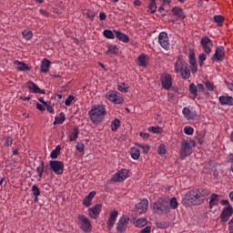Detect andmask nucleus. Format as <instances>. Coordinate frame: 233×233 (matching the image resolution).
Returning a JSON list of instances; mask_svg holds the SVG:
<instances>
[{"instance_id":"obj_15","label":"nucleus","mask_w":233,"mask_h":233,"mask_svg":"<svg viewBox=\"0 0 233 233\" xmlns=\"http://www.w3.org/2000/svg\"><path fill=\"white\" fill-rule=\"evenodd\" d=\"M137 212L141 215L145 214L147 210H148V200L147 199H142L139 203L136 205Z\"/></svg>"},{"instance_id":"obj_9","label":"nucleus","mask_w":233,"mask_h":233,"mask_svg":"<svg viewBox=\"0 0 233 233\" xmlns=\"http://www.w3.org/2000/svg\"><path fill=\"white\" fill-rule=\"evenodd\" d=\"M77 219L79 221L80 228L84 232H92V224L90 223V219L86 218L85 215H78Z\"/></svg>"},{"instance_id":"obj_51","label":"nucleus","mask_w":233,"mask_h":233,"mask_svg":"<svg viewBox=\"0 0 233 233\" xmlns=\"http://www.w3.org/2000/svg\"><path fill=\"white\" fill-rule=\"evenodd\" d=\"M205 85L208 90H209V92H214L216 88V86L214 84L210 83L209 81H207Z\"/></svg>"},{"instance_id":"obj_34","label":"nucleus","mask_w":233,"mask_h":233,"mask_svg":"<svg viewBox=\"0 0 233 233\" xmlns=\"http://www.w3.org/2000/svg\"><path fill=\"white\" fill-rule=\"evenodd\" d=\"M61 154V146H56V147L51 152V159H57V157Z\"/></svg>"},{"instance_id":"obj_64","label":"nucleus","mask_w":233,"mask_h":233,"mask_svg":"<svg viewBox=\"0 0 233 233\" xmlns=\"http://www.w3.org/2000/svg\"><path fill=\"white\" fill-rule=\"evenodd\" d=\"M228 230H233V218H231L228 222Z\"/></svg>"},{"instance_id":"obj_55","label":"nucleus","mask_w":233,"mask_h":233,"mask_svg":"<svg viewBox=\"0 0 233 233\" xmlns=\"http://www.w3.org/2000/svg\"><path fill=\"white\" fill-rule=\"evenodd\" d=\"M76 150H78V152H84L85 151V144H83V143L76 144Z\"/></svg>"},{"instance_id":"obj_44","label":"nucleus","mask_w":233,"mask_h":233,"mask_svg":"<svg viewBox=\"0 0 233 233\" xmlns=\"http://www.w3.org/2000/svg\"><path fill=\"white\" fill-rule=\"evenodd\" d=\"M103 35L104 37H106V39H114V32H112L111 30H104Z\"/></svg>"},{"instance_id":"obj_58","label":"nucleus","mask_w":233,"mask_h":233,"mask_svg":"<svg viewBox=\"0 0 233 233\" xmlns=\"http://www.w3.org/2000/svg\"><path fill=\"white\" fill-rule=\"evenodd\" d=\"M40 14H41V15H44L45 17H49V15H50V13H48V11H46L45 9H41Z\"/></svg>"},{"instance_id":"obj_50","label":"nucleus","mask_w":233,"mask_h":233,"mask_svg":"<svg viewBox=\"0 0 233 233\" xmlns=\"http://www.w3.org/2000/svg\"><path fill=\"white\" fill-rule=\"evenodd\" d=\"M74 99H76V97L72 95H69L65 102L66 106H70V105H72V101H74Z\"/></svg>"},{"instance_id":"obj_37","label":"nucleus","mask_w":233,"mask_h":233,"mask_svg":"<svg viewBox=\"0 0 233 233\" xmlns=\"http://www.w3.org/2000/svg\"><path fill=\"white\" fill-rule=\"evenodd\" d=\"M168 205H169V208H173V210H176V208H177L178 207L177 198H176V197H173L170 199Z\"/></svg>"},{"instance_id":"obj_25","label":"nucleus","mask_w":233,"mask_h":233,"mask_svg":"<svg viewBox=\"0 0 233 233\" xmlns=\"http://www.w3.org/2000/svg\"><path fill=\"white\" fill-rule=\"evenodd\" d=\"M94 198H96V191H91L88 196H86L84 199H83V205L84 207H90V205H92V200L94 199Z\"/></svg>"},{"instance_id":"obj_27","label":"nucleus","mask_w":233,"mask_h":233,"mask_svg":"<svg viewBox=\"0 0 233 233\" xmlns=\"http://www.w3.org/2000/svg\"><path fill=\"white\" fill-rule=\"evenodd\" d=\"M182 114L187 121H190L191 119H196V115L190 111L188 107H184L182 109Z\"/></svg>"},{"instance_id":"obj_14","label":"nucleus","mask_w":233,"mask_h":233,"mask_svg":"<svg viewBox=\"0 0 233 233\" xmlns=\"http://www.w3.org/2000/svg\"><path fill=\"white\" fill-rule=\"evenodd\" d=\"M232 214H233L232 207L227 206L226 208H224L220 215L221 221H223L224 223H227V221L230 219V217L232 216Z\"/></svg>"},{"instance_id":"obj_2","label":"nucleus","mask_w":233,"mask_h":233,"mask_svg":"<svg viewBox=\"0 0 233 233\" xmlns=\"http://www.w3.org/2000/svg\"><path fill=\"white\" fill-rule=\"evenodd\" d=\"M88 116L93 125H99L106 116V106L103 104L94 105L91 106Z\"/></svg>"},{"instance_id":"obj_48","label":"nucleus","mask_w":233,"mask_h":233,"mask_svg":"<svg viewBox=\"0 0 233 233\" xmlns=\"http://www.w3.org/2000/svg\"><path fill=\"white\" fill-rule=\"evenodd\" d=\"M117 216H119V212H117V210H112L109 213V219H112L116 222L117 221Z\"/></svg>"},{"instance_id":"obj_47","label":"nucleus","mask_w":233,"mask_h":233,"mask_svg":"<svg viewBox=\"0 0 233 233\" xmlns=\"http://www.w3.org/2000/svg\"><path fill=\"white\" fill-rule=\"evenodd\" d=\"M214 21H215V23H217L218 26H223V21H225V20L223 19V16H221V15H215Z\"/></svg>"},{"instance_id":"obj_36","label":"nucleus","mask_w":233,"mask_h":233,"mask_svg":"<svg viewBox=\"0 0 233 233\" xmlns=\"http://www.w3.org/2000/svg\"><path fill=\"white\" fill-rule=\"evenodd\" d=\"M189 92L194 96V98L198 97V86L196 84L192 83L189 85Z\"/></svg>"},{"instance_id":"obj_42","label":"nucleus","mask_w":233,"mask_h":233,"mask_svg":"<svg viewBox=\"0 0 233 233\" xmlns=\"http://www.w3.org/2000/svg\"><path fill=\"white\" fill-rule=\"evenodd\" d=\"M32 194L34 198H39L41 196V190H39V187H37L36 185H34L31 188Z\"/></svg>"},{"instance_id":"obj_49","label":"nucleus","mask_w":233,"mask_h":233,"mask_svg":"<svg viewBox=\"0 0 233 233\" xmlns=\"http://www.w3.org/2000/svg\"><path fill=\"white\" fill-rule=\"evenodd\" d=\"M184 133L186 136H192L194 134V127L186 126L184 127Z\"/></svg>"},{"instance_id":"obj_54","label":"nucleus","mask_w":233,"mask_h":233,"mask_svg":"<svg viewBox=\"0 0 233 233\" xmlns=\"http://www.w3.org/2000/svg\"><path fill=\"white\" fill-rule=\"evenodd\" d=\"M86 15H87L88 19H91V21H94V17H96V12H94L92 10H88L86 12Z\"/></svg>"},{"instance_id":"obj_41","label":"nucleus","mask_w":233,"mask_h":233,"mask_svg":"<svg viewBox=\"0 0 233 233\" xmlns=\"http://www.w3.org/2000/svg\"><path fill=\"white\" fill-rule=\"evenodd\" d=\"M148 132H152L153 134H163V128L159 127H149Z\"/></svg>"},{"instance_id":"obj_8","label":"nucleus","mask_w":233,"mask_h":233,"mask_svg":"<svg viewBox=\"0 0 233 233\" xmlns=\"http://www.w3.org/2000/svg\"><path fill=\"white\" fill-rule=\"evenodd\" d=\"M128 177H130V171L128 169H120L113 176L111 180L115 181V183H123Z\"/></svg>"},{"instance_id":"obj_56","label":"nucleus","mask_w":233,"mask_h":233,"mask_svg":"<svg viewBox=\"0 0 233 233\" xmlns=\"http://www.w3.org/2000/svg\"><path fill=\"white\" fill-rule=\"evenodd\" d=\"M198 59L201 62L200 65H203V62L207 61V54H205V53L200 54L198 56Z\"/></svg>"},{"instance_id":"obj_13","label":"nucleus","mask_w":233,"mask_h":233,"mask_svg":"<svg viewBox=\"0 0 233 233\" xmlns=\"http://www.w3.org/2000/svg\"><path fill=\"white\" fill-rule=\"evenodd\" d=\"M225 59V47L223 46H217L215 54L212 56V61H223Z\"/></svg>"},{"instance_id":"obj_38","label":"nucleus","mask_w":233,"mask_h":233,"mask_svg":"<svg viewBox=\"0 0 233 233\" xmlns=\"http://www.w3.org/2000/svg\"><path fill=\"white\" fill-rule=\"evenodd\" d=\"M137 147H138L145 155L148 154V151L150 150V147L147 144H137Z\"/></svg>"},{"instance_id":"obj_62","label":"nucleus","mask_w":233,"mask_h":233,"mask_svg":"<svg viewBox=\"0 0 233 233\" xmlns=\"http://www.w3.org/2000/svg\"><path fill=\"white\" fill-rule=\"evenodd\" d=\"M47 108V112H49V114H54V106H50L47 104V106H46Z\"/></svg>"},{"instance_id":"obj_43","label":"nucleus","mask_w":233,"mask_h":233,"mask_svg":"<svg viewBox=\"0 0 233 233\" xmlns=\"http://www.w3.org/2000/svg\"><path fill=\"white\" fill-rule=\"evenodd\" d=\"M36 172L39 177H43V173L45 172V162H41L40 166L36 168Z\"/></svg>"},{"instance_id":"obj_35","label":"nucleus","mask_w":233,"mask_h":233,"mask_svg":"<svg viewBox=\"0 0 233 233\" xmlns=\"http://www.w3.org/2000/svg\"><path fill=\"white\" fill-rule=\"evenodd\" d=\"M117 90H119V92H122L123 94H127L128 92V84H126V83L118 84Z\"/></svg>"},{"instance_id":"obj_53","label":"nucleus","mask_w":233,"mask_h":233,"mask_svg":"<svg viewBox=\"0 0 233 233\" xmlns=\"http://www.w3.org/2000/svg\"><path fill=\"white\" fill-rule=\"evenodd\" d=\"M106 225L109 230H111L112 228H114V226L116 225V220H112L111 218H108Z\"/></svg>"},{"instance_id":"obj_61","label":"nucleus","mask_w":233,"mask_h":233,"mask_svg":"<svg viewBox=\"0 0 233 233\" xmlns=\"http://www.w3.org/2000/svg\"><path fill=\"white\" fill-rule=\"evenodd\" d=\"M197 90H198V92H203V90H205V86L202 84H198Z\"/></svg>"},{"instance_id":"obj_33","label":"nucleus","mask_w":233,"mask_h":233,"mask_svg":"<svg viewBox=\"0 0 233 233\" xmlns=\"http://www.w3.org/2000/svg\"><path fill=\"white\" fill-rule=\"evenodd\" d=\"M121 127V122L119 119L116 118L111 122V130L112 132H117V128Z\"/></svg>"},{"instance_id":"obj_31","label":"nucleus","mask_w":233,"mask_h":233,"mask_svg":"<svg viewBox=\"0 0 233 233\" xmlns=\"http://www.w3.org/2000/svg\"><path fill=\"white\" fill-rule=\"evenodd\" d=\"M156 10H157L156 0H151L147 7V14H156Z\"/></svg>"},{"instance_id":"obj_19","label":"nucleus","mask_w":233,"mask_h":233,"mask_svg":"<svg viewBox=\"0 0 233 233\" xmlns=\"http://www.w3.org/2000/svg\"><path fill=\"white\" fill-rule=\"evenodd\" d=\"M25 86L28 88V90L33 92V94H45V90L39 88V86H37V85L32 81L27 82Z\"/></svg>"},{"instance_id":"obj_39","label":"nucleus","mask_w":233,"mask_h":233,"mask_svg":"<svg viewBox=\"0 0 233 233\" xmlns=\"http://www.w3.org/2000/svg\"><path fill=\"white\" fill-rule=\"evenodd\" d=\"M22 35H23L24 39H25L26 41H30V39H32L34 34L32 33V31L25 30L22 32Z\"/></svg>"},{"instance_id":"obj_29","label":"nucleus","mask_w":233,"mask_h":233,"mask_svg":"<svg viewBox=\"0 0 233 233\" xmlns=\"http://www.w3.org/2000/svg\"><path fill=\"white\" fill-rule=\"evenodd\" d=\"M69 141H77V138L79 137V131H77V128H74L67 136Z\"/></svg>"},{"instance_id":"obj_28","label":"nucleus","mask_w":233,"mask_h":233,"mask_svg":"<svg viewBox=\"0 0 233 233\" xmlns=\"http://www.w3.org/2000/svg\"><path fill=\"white\" fill-rule=\"evenodd\" d=\"M119 53V48H117V46L116 45H110L107 47V50L106 52V56H117V54Z\"/></svg>"},{"instance_id":"obj_6","label":"nucleus","mask_w":233,"mask_h":233,"mask_svg":"<svg viewBox=\"0 0 233 233\" xmlns=\"http://www.w3.org/2000/svg\"><path fill=\"white\" fill-rule=\"evenodd\" d=\"M106 99H108V101L114 103L115 105H121L123 101H125V99L123 98V95L115 90H110L107 92Z\"/></svg>"},{"instance_id":"obj_26","label":"nucleus","mask_w":233,"mask_h":233,"mask_svg":"<svg viewBox=\"0 0 233 233\" xmlns=\"http://www.w3.org/2000/svg\"><path fill=\"white\" fill-rule=\"evenodd\" d=\"M50 65H52V62L47 58H44L41 63V72L46 74L50 70Z\"/></svg>"},{"instance_id":"obj_23","label":"nucleus","mask_w":233,"mask_h":233,"mask_svg":"<svg viewBox=\"0 0 233 233\" xmlns=\"http://www.w3.org/2000/svg\"><path fill=\"white\" fill-rule=\"evenodd\" d=\"M172 14L173 15H175V17H177L178 19H185L187 17L185 12H183V9L178 6H175L172 8Z\"/></svg>"},{"instance_id":"obj_16","label":"nucleus","mask_w":233,"mask_h":233,"mask_svg":"<svg viewBox=\"0 0 233 233\" xmlns=\"http://www.w3.org/2000/svg\"><path fill=\"white\" fill-rule=\"evenodd\" d=\"M188 59L191 73L196 74V72H198V60H196V54L194 52L189 53Z\"/></svg>"},{"instance_id":"obj_20","label":"nucleus","mask_w":233,"mask_h":233,"mask_svg":"<svg viewBox=\"0 0 233 233\" xmlns=\"http://www.w3.org/2000/svg\"><path fill=\"white\" fill-rule=\"evenodd\" d=\"M161 83L165 90H169V88L172 86V76L170 75H164L161 77Z\"/></svg>"},{"instance_id":"obj_22","label":"nucleus","mask_w":233,"mask_h":233,"mask_svg":"<svg viewBox=\"0 0 233 233\" xmlns=\"http://www.w3.org/2000/svg\"><path fill=\"white\" fill-rule=\"evenodd\" d=\"M14 65L19 72H29V70H31L30 66H28L25 62H19L16 60L14 62Z\"/></svg>"},{"instance_id":"obj_7","label":"nucleus","mask_w":233,"mask_h":233,"mask_svg":"<svg viewBox=\"0 0 233 233\" xmlns=\"http://www.w3.org/2000/svg\"><path fill=\"white\" fill-rule=\"evenodd\" d=\"M49 167L56 176H61L65 172V164L62 161L50 160Z\"/></svg>"},{"instance_id":"obj_59","label":"nucleus","mask_w":233,"mask_h":233,"mask_svg":"<svg viewBox=\"0 0 233 233\" xmlns=\"http://www.w3.org/2000/svg\"><path fill=\"white\" fill-rule=\"evenodd\" d=\"M152 229V228H150L149 226H147L146 228H144L140 233H150V230Z\"/></svg>"},{"instance_id":"obj_17","label":"nucleus","mask_w":233,"mask_h":233,"mask_svg":"<svg viewBox=\"0 0 233 233\" xmlns=\"http://www.w3.org/2000/svg\"><path fill=\"white\" fill-rule=\"evenodd\" d=\"M103 206L101 204H96L95 207L88 209V216L93 219H96L99 214H101V209Z\"/></svg>"},{"instance_id":"obj_57","label":"nucleus","mask_w":233,"mask_h":233,"mask_svg":"<svg viewBox=\"0 0 233 233\" xmlns=\"http://www.w3.org/2000/svg\"><path fill=\"white\" fill-rule=\"evenodd\" d=\"M45 106H43L42 104H39V103L36 104V108L37 110H40V112H45V110H46Z\"/></svg>"},{"instance_id":"obj_30","label":"nucleus","mask_w":233,"mask_h":233,"mask_svg":"<svg viewBox=\"0 0 233 233\" xmlns=\"http://www.w3.org/2000/svg\"><path fill=\"white\" fill-rule=\"evenodd\" d=\"M130 154H131L132 159H135V160L139 159L141 156V152L139 151V149H137V147H131Z\"/></svg>"},{"instance_id":"obj_11","label":"nucleus","mask_w":233,"mask_h":233,"mask_svg":"<svg viewBox=\"0 0 233 233\" xmlns=\"http://www.w3.org/2000/svg\"><path fill=\"white\" fill-rule=\"evenodd\" d=\"M158 43L164 50H170V39L167 32H161L158 35Z\"/></svg>"},{"instance_id":"obj_12","label":"nucleus","mask_w":233,"mask_h":233,"mask_svg":"<svg viewBox=\"0 0 233 233\" xmlns=\"http://www.w3.org/2000/svg\"><path fill=\"white\" fill-rule=\"evenodd\" d=\"M130 221V218L127 216H122L117 223H116V232L117 233H123L127 230V227H128V222Z\"/></svg>"},{"instance_id":"obj_3","label":"nucleus","mask_w":233,"mask_h":233,"mask_svg":"<svg viewBox=\"0 0 233 233\" xmlns=\"http://www.w3.org/2000/svg\"><path fill=\"white\" fill-rule=\"evenodd\" d=\"M175 72L176 74H180L183 79H190V69L188 68V64L181 56H177L175 63Z\"/></svg>"},{"instance_id":"obj_18","label":"nucleus","mask_w":233,"mask_h":233,"mask_svg":"<svg viewBox=\"0 0 233 233\" xmlns=\"http://www.w3.org/2000/svg\"><path fill=\"white\" fill-rule=\"evenodd\" d=\"M220 105L227 106H233V97L228 95H222L218 97Z\"/></svg>"},{"instance_id":"obj_10","label":"nucleus","mask_w":233,"mask_h":233,"mask_svg":"<svg viewBox=\"0 0 233 233\" xmlns=\"http://www.w3.org/2000/svg\"><path fill=\"white\" fill-rule=\"evenodd\" d=\"M200 46H202L205 54H210L214 48V42L208 36H202L200 39Z\"/></svg>"},{"instance_id":"obj_52","label":"nucleus","mask_w":233,"mask_h":233,"mask_svg":"<svg viewBox=\"0 0 233 233\" xmlns=\"http://www.w3.org/2000/svg\"><path fill=\"white\" fill-rule=\"evenodd\" d=\"M14 139L11 137L5 138V147H12Z\"/></svg>"},{"instance_id":"obj_40","label":"nucleus","mask_w":233,"mask_h":233,"mask_svg":"<svg viewBox=\"0 0 233 233\" xmlns=\"http://www.w3.org/2000/svg\"><path fill=\"white\" fill-rule=\"evenodd\" d=\"M147 223H148L147 218H138L136 221V227H138L139 228H141L145 227L147 225Z\"/></svg>"},{"instance_id":"obj_63","label":"nucleus","mask_w":233,"mask_h":233,"mask_svg":"<svg viewBox=\"0 0 233 233\" xmlns=\"http://www.w3.org/2000/svg\"><path fill=\"white\" fill-rule=\"evenodd\" d=\"M99 19L100 21H105V19H106V15L104 12L99 13Z\"/></svg>"},{"instance_id":"obj_32","label":"nucleus","mask_w":233,"mask_h":233,"mask_svg":"<svg viewBox=\"0 0 233 233\" xmlns=\"http://www.w3.org/2000/svg\"><path fill=\"white\" fill-rule=\"evenodd\" d=\"M65 119H66L65 113H60L57 116L55 117L54 125H63V123H65Z\"/></svg>"},{"instance_id":"obj_60","label":"nucleus","mask_w":233,"mask_h":233,"mask_svg":"<svg viewBox=\"0 0 233 233\" xmlns=\"http://www.w3.org/2000/svg\"><path fill=\"white\" fill-rule=\"evenodd\" d=\"M140 137H143V139H148L150 137V135L148 133H140Z\"/></svg>"},{"instance_id":"obj_45","label":"nucleus","mask_w":233,"mask_h":233,"mask_svg":"<svg viewBox=\"0 0 233 233\" xmlns=\"http://www.w3.org/2000/svg\"><path fill=\"white\" fill-rule=\"evenodd\" d=\"M157 154H159V156H165V154H167V146H165V144H161L158 147Z\"/></svg>"},{"instance_id":"obj_4","label":"nucleus","mask_w":233,"mask_h":233,"mask_svg":"<svg viewBox=\"0 0 233 233\" xmlns=\"http://www.w3.org/2000/svg\"><path fill=\"white\" fill-rule=\"evenodd\" d=\"M196 142L194 140H187L183 139L181 141V146H180V159H185L186 157H188L190 154H192V147H195Z\"/></svg>"},{"instance_id":"obj_21","label":"nucleus","mask_w":233,"mask_h":233,"mask_svg":"<svg viewBox=\"0 0 233 233\" xmlns=\"http://www.w3.org/2000/svg\"><path fill=\"white\" fill-rule=\"evenodd\" d=\"M148 56L145 54H141L140 56H137V65L138 66H144L147 67L148 66Z\"/></svg>"},{"instance_id":"obj_46","label":"nucleus","mask_w":233,"mask_h":233,"mask_svg":"<svg viewBox=\"0 0 233 233\" xmlns=\"http://www.w3.org/2000/svg\"><path fill=\"white\" fill-rule=\"evenodd\" d=\"M218 195H212L209 200L210 208H212V207H215V205H218Z\"/></svg>"},{"instance_id":"obj_5","label":"nucleus","mask_w":233,"mask_h":233,"mask_svg":"<svg viewBox=\"0 0 233 233\" xmlns=\"http://www.w3.org/2000/svg\"><path fill=\"white\" fill-rule=\"evenodd\" d=\"M153 208L157 214H168V212H170V206L167 200L157 201Z\"/></svg>"},{"instance_id":"obj_1","label":"nucleus","mask_w":233,"mask_h":233,"mask_svg":"<svg viewBox=\"0 0 233 233\" xmlns=\"http://www.w3.org/2000/svg\"><path fill=\"white\" fill-rule=\"evenodd\" d=\"M204 201L205 195H202L199 189L189 190L182 199V203L186 207H192V205H202Z\"/></svg>"},{"instance_id":"obj_24","label":"nucleus","mask_w":233,"mask_h":233,"mask_svg":"<svg viewBox=\"0 0 233 233\" xmlns=\"http://www.w3.org/2000/svg\"><path fill=\"white\" fill-rule=\"evenodd\" d=\"M114 34L116 35V39H118V41H121L122 43H128V41H130L128 35L122 33L121 31L114 30Z\"/></svg>"}]
</instances>
